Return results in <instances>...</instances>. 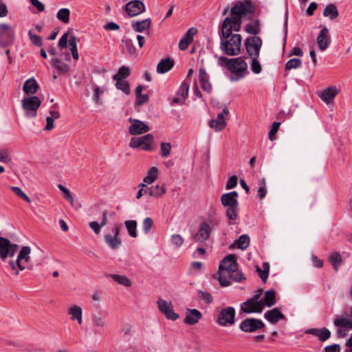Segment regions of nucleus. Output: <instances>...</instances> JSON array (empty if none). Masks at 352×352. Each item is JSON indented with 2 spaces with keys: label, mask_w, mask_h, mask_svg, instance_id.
<instances>
[{
  "label": "nucleus",
  "mask_w": 352,
  "mask_h": 352,
  "mask_svg": "<svg viewBox=\"0 0 352 352\" xmlns=\"http://www.w3.org/2000/svg\"><path fill=\"white\" fill-rule=\"evenodd\" d=\"M70 11L68 8L60 9L57 14V19L63 23L67 24L69 22Z\"/></svg>",
  "instance_id": "4c0bfd02"
},
{
  "label": "nucleus",
  "mask_w": 352,
  "mask_h": 352,
  "mask_svg": "<svg viewBox=\"0 0 352 352\" xmlns=\"http://www.w3.org/2000/svg\"><path fill=\"white\" fill-rule=\"evenodd\" d=\"M110 276L113 280L118 283L124 285L125 287H130L131 285V280L124 275L111 274Z\"/></svg>",
  "instance_id": "58836bf2"
},
{
  "label": "nucleus",
  "mask_w": 352,
  "mask_h": 352,
  "mask_svg": "<svg viewBox=\"0 0 352 352\" xmlns=\"http://www.w3.org/2000/svg\"><path fill=\"white\" fill-rule=\"evenodd\" d=\"M153 226V221L151 217H146L142 222V228L144 232L147 234Z\"/></svg>",
  "instance_id": "6e6d98bb"
},
{
  "label": "nucleus",
  "mask_w": 352,
  "mask_h": 352,
  "mask_svg": "<svg viewBox=\"0 0 352 352\" xmlns=\"http://www.w3.org/2000/svg\"><path fill=\"white\" fill-rule=\"evenodd\" d=\"M245 31L252 35H256L260 32V23L258 19H255L252 23L247 24L245 27Z\"/></svg>",
  "instance_id": "2f4dec72"
},
{
  "label": "nucleus",
  "mask_w": 352,
  "mask_h": 352,
  "mask_svg": "<svg viewBox=\"0 0 352 352\" xmlns=\"http://www.w3.org/2000/svg\"><path fill=\"white\" fill-rule=\"evenodd\" d=\"M219 224V221L215 218L201 222L199 226L197 232L192 236V240L195 243H204L209 239L212 230Z\"/></svg>",
  "instance_id": "39448f33"
},
{
  "label": "nucleus",
  "mask_w": 352,
  "mask_h": 352,
  "mask_svg": "<svg viewBox=\"0 0 352 352\" xmlns=\"http://www.w3.org/2000/svg\"><path fill=\"white\" fill-rule=\"evenodd\" d=\"M158 175V169L157 168L153 166L151 167L147 175L144 178V182L147 184H151L155 182V180L157 178Z\"/></svg>",
  "instance_id": "c9c22d12"
},
{
  "label": "nucleus",
  "mask_w": 352,
  "mask_h": 352,
  "mask_svg": "<svg viewBox=\"0 0 352 352\" xmlns=\"http://www.w3.org/2000/svg\"><path fill=\"white\" fill-rule=\"evenodd\" d=\"M125 11L129 16H135L145 11V6L141 1L132 0L125 5Z\"/></svg>",
  "instance_id": "dca6fc26"
},
{
  "label": "nucleus",
  "mask_w": 352,
  "mask_h": 352,
  "mask_svg": "<svg viewBox=\"0 0 352 352\" xmlns=\"http://www.w3.org/2000/svg\"><path fill=\"white\" fill-rule=\"evenodd\" d=\"M151 19H146L144 20L133 22L131 26L134 31L137 32H142L144 30H148L151 27Z\"/></svg>",
  "instance_id": "c85d7f7f"
},
{
  "label": "nucleus",
  "mask_w": 352,
  "mask_h": 352,
  "mask_svg": "<svg viewBox=\"0 0 352 352\" xmlns=\"http://www.w3.org/2000/svg\"><path fill=\"white\" fill-rule=\"evenodd\" d=\"M14 33L10 26L6 23L0 24V45L6 47L14 42Z\"/></svg>",
  "instance_id": "f8f14e48"
},
{
  "label": "nucleus",
  "mask_w": 352,
  "mask_h": 352,
  "mask_svg": "<svg viewBox=\"0 0 352 352\" xmlns=\"http://www.w3.org/2000/svg\"><path fill=\"white\" fill-rule=\"evenodd\" d=\"M28 36H29V38H30V41L34 45H38V46H42L43 45L42 39H41V36L32 34L31 30L29 31Z\"/></svg>",
  "instance_id": "bf43d9fd"
},
{
  "label": "nucleus",
  "mask_w": 352,
  "mask_h": 352,
  "mask_svg": "<svg viewBox=\"0 0 352 352\" xmlns=\"http://www.w3.org/2000/svg\"><path fill=\"white\" fill-rule=\"evenodd\" d=\"M250 243V238L247 234H243L239 236L237 241L238 248L241 250H245L248 248Z\"/></svg>",
  "instance_id": "de8ad7c7"
},
{
  "label": "nucleus",
  "mask_w": 352,
  "mask_h": 352,
  "mask_svg": "<svg viewBox=\"0 0 352 352\" xmlns=\"http://www.w3.org/2000/svg\"><path fill=\"white\" fill-rule=\"evenodd\" d=\"M166 193L164 186H153L148 188V195L149 197H159Z\"/></svg>",
  "instance_id": "c756f323"
},
{
  "label": "nucleus",
  "mask_w": 352,
  "mask_h": 352,
  "mask_svg": "<svg viewBox=\"0 0 352 352\" xmlns=\"http://www.w3.org/2000/svg\"><path fill=\"white\" fill-rule=\"evenodd\" d=\"M214 57L219 66L227 68L230 72L231 81H239L249 74L248 64L241 57L230 58L219 55H215Z\"/></svg>",
  "instance_id": "f03ea898"
},
{
  "label": "nucleus",
  "mask_w": 352,
  "mask_h": 352,
  "mask_svg": "<svg viewBox=\"0 0 352 352\" xmlns=\"http://www.w3.org/2000/svg\"><path fill=\"white\" fill-rule=\"evenodd\" d=\"M264 306L271 307L276 303V293L274 290H268L265 292L264 299L263 300Z\"/></svg>",
  "instance_id": "473e14b6"
},
{
  "label": "nucleus",
  "mask_w": 352,
  "mask_h": 352,
  "mask_svg": "<svg viewBox=\"0 0 352 352\" xmlns=\"http://www.w3.org/2000/svg\"><path fill=\"white\" fill-rule=\"evenodd\" d=\"M317 43L320 51L326 50L330 44V36L329 30L326 26L323 27L320 31L317 37Z\"/></svg>",
  "instance_id": "6ab92c4d"
},
{
  "label": "nucleus",
  "mask_w": 352,
  "mask_h": 352,
  "mask_svg": "<svg viewBox=\"0 0 352 352\" xmlns=\"http://www.w3.org/2000/svg\"><path fill=\"white\" fill-rule=\"evenodd\" d=\"M12 157L10 154L9 149L8 148H0V162L6 164H8L11 162Z\"/></svg>",
  "instance_id": "a18cd8bd"
},
{
  "label": "nucleus",
  "mask_w": 352,
  "mask_h": 352,
  "mask_svg": "<svg viewBox=\"0 0 352 352\" xmlns=\"http://www.w3.org/2000/svg\"><path fill=\"white\" fill-rule=\"evenodd\" d=\"M122 41L130 54H134L135 53L136 49L131 38H124Z\"/></svg>",
  "instance_id": "864d4df0"
},
{
  "label": "nucleus",
  "mask_w": 352,
  "mask_h": 352,
  "mask_svg": "<svg viewBox=\"0 0 352 352\" xmlns=\"http://www.w3.org/2000/svg\"><path fill=\"white\" fill-rule=\"evenodd\" d=\"M238 270V265L236 263V257L234 254H229L226 256L219 263V270L230 272H235Z\"/></svg>",
  "instance_id": "ddd939ff"
},
{
  "label": "nucleus",
  "mask_w": 352,
  "mask_h": 352,
  "mask_svg": "<svg viewBox=\"0 0 352 352\" xmlns=\"http://www.w3.org/2000/svg\"><path fill=\"white\" fill-rule=\"evenodd\" d=\"M227 272H219V270L218 271V280L220 283V285L223 287H227L228 285H230V281L227 279L226 278V274Z\"/></svg>",
  "instance_id": "5fc2aeb1"
},
{
  "label": "nucleus",
  "mask_w": 352,
  "mask_h": 352,
  "mask_svg": "<svg viewBox=\"0 0 352 352\" xmlns=\"http://www.w3.org/2000/svg\"><path fill=\"white\" fill-rule=\"evenodd\" d=\"M199 78L201 89L207 93L212 91V85L209 81V76L204 68H201L199 71Z\"/></svg>",
  "instance_id": "393cba45"
},
{
  "label": "nucleus",
  "mask_w": 352,
  "mask_h": 352,
  "mask_svg": "<svg viewBox=\"0 0 352 352\" xmlns=\"http://www.w3.org/2000/svg\"><path fill=\"white\" fill-rule=\"evenodd\" d=\"M256 270L262 281L265 283L269 276L270 264L265 262L263 263V270L258 265L256 266Z\"/></svg>",
  "instance_id": "72a5a7b5"
},
{
  "label": "nucleus",
  "mask_w": 352,
  "mask_h": 352,
  "mask_svg": "<svg viewBox=\"0 0 352 352\" xmlns=\"http://www.w3.org/2000/svg\"><path fill=\"white\" fill-rule=\"evenodd\" d=\"M264 308V305L261 303H254L250 299L241 305V311L247 314L261 313Z\"/></svg>",
  "instance_id": "412c9836"
},
{
  "label": "nucleus",
  "mask_w": 352,
  "mask_h": 352,
  "mask_svg": "<svg viewBox=\"0 0 352 352\" xmlns=\"http://www.w3.org/2000/svg\"><path fill=\"white\" fill-rule=\"evenodd\" d=\"M129 121L131 123L129 127V132L131 135H140L146 133L150 130L149 126L140 120L130 118Z\"/></svg>",
  "instance_id": "f3484780"
},
{
  "label": "nucleus",
  "mask_w": 352,
  "mask_h": 352,
  "mask_svg": "<svg viewBox=\"0 0 352 352\" xmlns=\"http://www.w3.org/2000/svg\"><path fill=\"white\" fill-rule=\"evenodd\" d=\"M263 42L260 37H248L245 41V47L250 56L258 57Z\"/></svg>",
  "instance_id": "9d476101"
},
{
  "label": "nucleus",
  "mask_w": 352,
  "mask_h": 352,
  "mask_svg": "<svg viewBox=\"0 0 352 352\" xmlns=\"http://www.w3.org/2000/svg\"><path fill=\"white\" fill-rule=\"evenodd\" d=\"M68 314L71 316L72 320H76L79 324L82 322V310L78 305H72L68 309Z\"/></svg>",
  "instance_id": "bb28decb"
},
{
  "label": "nucleus",
  "mask_w": 352,
  "mask_h": 352,
  "mask_svg": "<svg viewBox=\"0 0 352 352\" xmlns=\"http://www.w3.org/2000/svg\"><path fill=\"white\" fill-rule=\"evenodd\" d=\"M53 65L60 72H67V65L60 60L56 58L52 60Z\"/></svg>",
  "instance_id": "3c124183"
},
{
  "label": "nucleus",
  "mask_w": 352,
  "mask_h": 352,
  "mask_svg": "<svg viewBox=\"0 0 352 352\" xmlns=\"http://www.w3.org/2000/svg\"><path fill=\"white\" fill-rule=\"evenodd\" d=\"M267 194L266 181L264 178L258 181V188L257 190V197L259 199H263L265 197Z\"/></svg>",
  "instance_id": "ea45409f"
},
{
  "label": "nucleus",
  "mask_w": 352,
  "mask_h": 352,
  "mask_svg": "<svg viewBox=\"0 0 352 352\" xmlns=\"http://www.w3.org/2000/svg\"><path fill=\"white\" fill-rule=\"evenodd\" d=\"M116 81V87L118 89L122 91L126 95H129L130 94V85L127 81H126L125 80Z\"/></svg>",
  "instance_id": "c03bdc74"
},
{
  "label": "nucleus",
  "mask_w": 352,
  "mask_h": 352,
  "mask_svg": "<svg viewBox=\"0 0 352 352\" xmlns=\"http://www.w3.org/2000/svg\"><path fill=\"white\" fill-rule=\"evenodd\" d=\"M333 324L336 327H347L351 329L352 322L347 318H340L334 320Z\"/></svg>",
  "instance_id": "79ce46f5"
},
{
  "label": "nucleus",
  "mask_w": 352,
  "mask_h": 352,
  "mask_svg": "<svg viewBox=\"0 0 352 352\" xmlns=\"http://www.w3.org/2000/svg\"><path fill=\"white\" fill-rule=\"evenodd\" d=\"M154 138L151 134H146L140 138H132L129 142V146L133 148L141 147L144 151H151Z\"/></svg>",
  "instance_id": "6e6552de"
},
{
  "label": "nucleus",
  "mask_w": 352,
  "mask_h": 352,
  "mask_svg": "<svg viewBox=\"0 0 352 352\" xmlns=\"http://www.w3.org/2000/svg\"><path fill=\"white\" fill-rule=\"evenodd\" d=\"M10 189L18 197L27 201L28 203L31 202L30 197L19 188L17 186H11Z\"/></svg>",
  "instance_id": "09e8293b"
},
{
  "label": "nucleus",
  "mask_w": 352,
  "mask_h": 352,
  "mask_svg": "<svg viewBox=\"0 0 352 352\" xmlns=\"http://www.w3.org/2000/svg\"><path fill=\"white\" fill-rule=\"evenodd\" d=\"M331 336V332L327 328H322L320 329V332L318 334V338L321 341H325L328 340Z\"/></svg>",
  "instance_id": "052dcab7"
},
{
  "label": "nucleus",
  "mask_w": 352,
  "mask_h": 352,
  "mask_svg": "<svg viewBox=\"0 0 352 352\" xmlns=\"http://www.w3.org/2000/svg\"><path fill=\"white\" fill-rule=\"evenodd\" d=\"M325 352H340V347L339 344H332L324 348Z\"/></svg>",
  "instance_id": "774afa93"
},
{
  "label": "nucleus",
  "mask_w": 352,
  "mask_h": 352,
  "mask_svg": "<svg viewBox=\"0 0 352 352\" xmlns=\"http://www.w3.org/2000/svg\"><path fill=\"white\" fill-rule=\"evenodd\" d=\"M129 234L133 238L137 237V221L135 220H126L124 222Z\"/></svg>",
  "instance_id": "e433bc0d"
},
{
  "label": "nucleus",
  "mask_w": 352,
  "mask_h": 352,
  "mask_svg": "<svg viewBox=\"0 0 352 352\" xmlns=\"http://www.w3.org/2000/svg\"><path fill=\"white\" fill-rule=\"evenodd\" d=\"M174 66V60L170 57L162 59L157 65L158 74H164L170 71Z\"/></svg>",
  "instance_id": "a878e982"
},
{
  "label": "nucleus",
  "mask_w": 352,
  "mask_h": 352,
  "mask_svg": "<svg viewBox=\"0 0 352 352\" xmlns=\"http://www.w3.org/2000/svg\"><path fill=\"white\" fill-rule=\"evenodd\" d=\"M68 32L64 33L58 41V47L60 48H65L68 43Z\"/></svg>",
  "instance_id": "e2e57ef3"
},
{
  "label": "nucleus",
  "mask_w": 352,
  "mask_h": 352,
  "mask_svg": "<svg viewBox=\"0 0 352 352\" xmlns=\"http://www.w3.org/2000/svg\"><path fill=\"white\" fill-rule=\"evenodd\" d=\"M323 15L329 16L331 19H335L338 16V11L335 4L331 3L326 6L324 10Z\"/></svg>",
  "instance_id": "f704fd0d"
},
{
  "label": "nucleus",
  "mask_w": 352,
  "mask_h": 352,
  "mask_svg": "<svg viewBox=\"0 0 352 352\" xmlns=\"http://www.w3.org/2000/svg\"><path fill=\"white\" fill-rule=\"evenodd\" d=\"M19 248V245L12 243L8 239L0 236V258L5 261L8 257H12Z\"/></svg>",
  "instance_id": "0eeeda50"
},
{
  "label": "nucleus",
  "mask_w": 352,
  "mask_h": 352,
  "mask_svg": "<svg viewBox=\"0 0 352 352\" xmlns=\"http://www.w3.org/2000/svg\"><path fill=\"white\" fill-rule=\"evenodd\" d=\"M202 318L201 313L196 309H188L184 322L189 325L197 324Z\"/></svg>",
  "instance_id": "5701e85b"
},
{
  "label": "nucleus",
  "mask_w": 352,
  "mask_h": 352,
  "mask_svg": "<svg viewBox=\"0 0 352 352\" xmlns=\"http://www.w3.org/2000/svg\"><path fill=\"white\" fill-rule=\"evenodd\" d=\"M265 327V324L260 319L248 318L243 320L240 325V329L246 333L255 332Z\"/></svg>",
  "instance_id": "9b49d317"
},
{
  "label": "nucleus",
  "mask_w": 352,
  "mask_h": 352,
  "mask_svg": "<svg viewBox=\"0 0 352 352\" xmlns=\"http://www.w3.org/2000/svg\"><path fill=\"white\" fill-rule=\"evenodd\" d=\"M157 305L160 311L165 316V317L171 320H176L179 316L177 314L173 308L171 302L160 299L157 301Z\"/></svg>",
  "instance_id": "2eb2a0df"
},
{
  "label": "nucleus",
  "mask_w": 352,
  "mask_h": 352,
  "mask_svg": "<svg viewBox=\"0 0 352 352\" xmlns=\"http://www.w3.org/2000/svg\"><path fill=\"white\" fill-rule=\"evenodd\" d=\"M329 261L333 265V269L336 271H338L339 265L342 263V257L340 254L338 252H333V254H331V256H329Z\"/></svg>",
  "instance_id": "a19ab883"
},
{
  "label": "nucleus",
  "mask_w": 352,
  "mask_h": 352,
  "mask_svg": "<svg viewBox=\"0 0 352 352\" xmlns=\"http://www.w3.org/2000/svg\"><path fill=\"white\" fill-rule=\"evenodd\" d=\"M255 10V5L250 0L234 3L230 9L231 17L225 18L220 27V50L224 54L234 56L240 54L242 37L239 34H232V31L241 30L243 16L249 15L250 19H252Z\"/></svg>",
  "instance_id": "f257e3e1"
},
{
  "label": "nucleus",
  "mask_w": 352,
  "mask_h": 352,
  "mask_svg": "<svg viewBox=\"0 0 352 352\" xmlns=\"http://www.w3.org/2000/svg\"><path fill=\"white\" fill-rule=\"evenodd\" d=\"M252 58V63H251V69L252 71L256 74H258L261 72L262 68L261 65L258 60V57L251 56Z\"/></svg>",
  "instance_id": "603ef678"
},
{
  "label": "nucleus",
  "mask_w": 352,
  "mask_h": 352,
  "mask_svg": "<svg viewBox=\"0 0 352 352\" xmlns=\"http://www.w3.org/2000/svg\"><path fill=\"white\" fill-rule=\"evenodd\" d=\"M198 297L207 304L211 303L213 300L211 294L207 292L199 291Z\"/></svg>",
  "instance_id": "4d7b16f0"
},
{
  "label": "nucleus",
  "mask_w": 352,
  "mask_h": 352,
  "mask_svg": "<svg viewBox=\"0 0 352 352\" xmlns=\"http://www.w3.org/2000/svg\"><path fill=\"white\" fill-rule=\"evenodd\" d=\"M235 309L232 307L222 309L218 316L217 323L223 327L232 325L234 323Z\"/></svg>",
  "instance_id": "1a4fd4ad"
},
{
  "label": "nucleus",
  "mask_w": 352,
  "mask_h": 352,
  "mask_svg": "<svg viewBox=\"0 0 352 352\" xmlns=\"http://www.w3.org/2000/svg\"><path fill=\"white\" fill-rule=\"evenodd\" d=\"M237 184V177L235 175H233L230 177L227 182L226 184V188L227 189H232L234 188Z\"/></svg>",
  "instance_id": "338daca9"
},
{
  "label": "nucleus",
  "mask_w": 352,
  "mask_h": 352,
  "mask_svg": "<svg viewBox=\"0 0 352 352\" xmlns=\"http://www.w3.org/2000/svg\"><path fill=\"white\" fill-rule=\"evenodd\" d=\"M197 32V30L195 28H190V29H188L185 36L182 38H184V40L190 43L191 42H192L193 36L195 34H196Z\"/></svg>",
  "instance_id": "13d9d810"
},
{
  "label": "nucleus",
  "mask_w": 352,
  "mask_h": 352,
  "mask_svg": "<svg viewBox=\"0 0 352 352\" xmlns=\"http://www.w3.org/2000/svg\"><path fill=\"white\" fill-rule=\"evenodd\" d=\"M30 252L31 248L29 246H23L17 256L16 260L8 262V265L12 271L13 275L18 276L20 271H23L26 268L32 269V266L29 265Z\"/></svg>",
  "instance_id": "20e7f679"
},
{
  "label": "nucleus",
  "mask_w": 352,
  "mask_h": 352,
  "mask_svg": "<svg viewBox=\"0 0 352 352\" xmlns=\"http://www.w3.org/2000/svg\"><path fill=\"white\" fill-rule=\"evenodd\" d=\"M265 318L271 324H276L280 320L284 319L285 316L277 307L266 311L264 314Z\"/></svg>",
  "instance_id": "4be33fe9"
},
{
  "label": "nucleus",
  "mask_w": 352,
  "mask_h": 352,
  "mask_svg": "<svg viewBox=\"0 0 352 352\" xmlns=\"http://www.w3.org/2000/svg\"><path fill=\"white\" fill-rule=\"evenodd\" d=\"M91 322L94 333L98 335H103L106 322L102 314L100 313L94 314Z\"/></svg>",
  "instance_id": "aec40b11"
},
{
  "label": "nucleus",
  "mask_w": 352,
  "mask_h": 352,
  "mask_svg": "<svg viewBox=\"0 0 352 352\" xmlns=\"http://www.w3.org/2000/svg\"><path fill=\"white\" fill-rule=\"evenodd\" d=\"M339 92L340 90L336 86H331L321 91L318 96L324 102L329 104L334 100Z\"/></svg>",
  "instance_id": "a211bd4d"
},
{
  "label": "nucleus",
  "mask_w": 352,
  "mask_h": 352,
  "mask_svg": "<svg viewBox=\"0 0 352 352\" xmlns=\"http://www.w3.org/2000/svg\"><path fill=\"white\" fill-rule=\"evenodd\" d=\"M171 152V145L168 142H162L160 144V153L162 157H168Z\"/></svg>",
  "instance_id": "8fccbe9b"
},
{
  "label": "nucleus",
  "mask_w": 352,
  "mask_h": 352,
  "mask_svg": "<svg viewBox=\"0 0 352 352\" xmlns=\"http://www.w3.org/2000/svg\"><path fill=\"white\" fill-rule=\"evenodd\" d=\"M131 74L129 67L123 65L118 69L117 74L113 76V80H125Z\"/></svg>",
  "instance_id": "7c9ffc66"
},
{
  "label": "nucleus",
  "mask_w": 352,
  "mask_h": 352,
  "mask_svg": "<svg viewBox=\"0 0 352 352\" xmlns=\"http://www.w3.org/2000/svg\"><path fill=\"white\" fill-rule=\"evenodd\" d=\"M302 61L300 59L294 58L289 60L285 66V70H290L292 69H296L300 67Z\"/></svg>",
  "instance_id": "49530a36"
},
{
  "label": "nucleus",
  "mask_w": 352,
  "mask_h": 352,
  "mask_svg": "<svg viewBox=\"0 0 352 352\" xmlns=\"http://www.w3.org/2000/svg\"><path fill=\"white\" fill-rule=\"evenodd\" d=\"M171 242L177 247L180 248L184 243V239L179 234H173L171 236Z\"/></svg>",
  "instance_id": "680f3d73"
},
{
  "label": "nucleus",
  "mask_w": 352,
  "mask_h": 352,
  "mask_svg": "<svg viewBox=\"0 0 352 352\" xmlns=\"http://www.w3.org/2000/svg\"><path fill=\"white\" fill-rule=\"evenodd\" d=\"M112 231L113 234H106L104 235V240L108 247L112 250H116L118 249L121 245V240L118 238L120 231V225H116Z\"/></svg>",
  "instance_id": "4468645a"
},
{
  "label": "nucleus",
  "mask_w": 352,
  "mask_h": 352,
  "mask_svg": "<svg viewBox=\"0 0 352 352\" xmlns=\"http://www.w3.org/2000/svg\"><path fill=\"white\" fill-rule=\"evenodd\" d=\"M189 88L190 85L185 81L180 85L177 94L178 96H181L182 98V100H185L188 97Z\"/></svg>",
  "instance_id": "37998d69"
},
{
  "label": "nucleus",
  "mask_w": 352,
  "mask_h": 352,
  "mask_svg": "<svg viewBox=\"0 0 352 352\" xmlns=\"http://www.w3.org/2000/svg\"><path fill=\"white\" fill-rule=\"evenodd\" d=\"M209 125L217 131H222L226 125L223 113H219L215 119L211 120L209 122Z\"/></svg>",
  "instance_id": "cd10ccee"
},
{
  "label": "nucleus",
  "mask_w": 352,
  "mask_h": 352,
  "mask_svg": "<svg viewBox=\"0 0 352 352\" xmlns=\"http://www.w3.org/2000/svg\"><path fill=\"white\" fill-rule=\"evenodd\" d=\"M41 104V100L35 96L24 97L21 100V105L25 111V115L28 118H35L37 110Z\"/></svg>",
  "instance_id": "423d86ee"
},
{
  "label": "nucleus",
  "mask_w": 352,
  "mask_h": 352,
  "mask_svg": "<svg viewBox=\"0 0 352 352\" xmlns=\"http://www.w3.org/2000/svg\"><path fill=\"white\" fill-rule=\"evenodd\" d=\"M280 125V123L278 122H274L273 124H272V126L271 127V129L269 132V139L270 140H273V135L276 133V132L278 131V129H279V126Z\"/></svg>",
  "instance_id": "0e129e2a"
},
{
  "label": "nucleus",
  "mask_w": 352,
  "mask_h": 352,
  "mask_svg": "<svg viewBox=\"0 0 352 352\" xmlns=\"http://www.w3.org/2000/svg\"><path fill=\"white\" fill-rule=\"evenodd\" d=\"M89 228L94 232L95 234H99L101 230V226L96 221H91L89 223Z\"/></svg>",
  "instance_id": "69168bd1"
},
{
  "label": "nucleus",
  "mask_w": 352,
  "mask_h": 352,
  "mask_svg": "<svg viewBox=\"0 0 352 352\" xmlns=\"http://www.w3.org/2000/svg\"><path fill=\"white\" fill-rule=\"evenodd\" d=\"M38 89L39 85L34 78L25 80L23 85L24 93L29 96L34 95Z\"/></svg>",
  "instance_id": "b1692460"
},
{
  "label": "nucleus",
  "mask_w": 352,
  "mask_h": 352,
  "mask_svg": "<svg viewBox=\"0 0 352 352\" xmlns=\"http://www.w3.org/2000/svg\"><path fill=\"white\" fill-rule=\"evenodd\" d=\"M239 194L236 191H232L221 195V201L223 206L227 207L226 216L229 219L230 225L234 224V221L238 217L239 201L237 198Z\"/></svg>",
  "instance_id": "7ed1b4c3"
}]
</instances>
